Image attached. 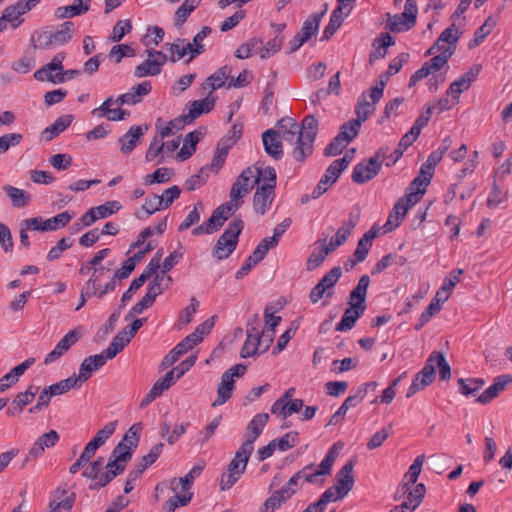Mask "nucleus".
<instances>
[{
  "label": "nucleus",
  "instance_id": "1",
  "mask_svg": "<svg viewBox=\"0 0 512 512\" xmlns=\"http://www.w3.org/2000/svg\"><path fill=\"white\" fill-rule=\"evenodd\" d=\"M318 130V120L313 115H307L301 126L296 120L286 117L278 122V135L292 145H295L292 155L295 160L304 162L313 152V143Z\"/></svg>",
  "mask_w": 512,
  "mask_h": 512
},
{
  "label": "nucleus",
  "instance_id": "2",
  "mask_svg": "<svg viewBox=\"0 0 512 512\" xmlns=\"http://www.w3.org/2000/svg\"><path fill=\"white\" fill-rule=\"evenodd\" d=\"M152 90L150 81H144L133 86L129 92L121 94L117 99L112 96L106 98L104 102L91 111V114L97 118H107L109 121L124 120L129 112L120 108L122 105H136L142 101V98L148 95Z\"/></svg>",
  "mask_w": 512,
  "mask_h": 512
},
{
  "label": "nucleus",
  "instance_id": "3",
  "mask_svg": "<svg viewBox=\"0 0 512 512\" xmlns=\"http://www.w3.org/2000/svg\"><path fill=\"white\" fill-rule=\"evenodd\" d=\"M335 446L333 445L325 455L324 459L315 466L308 464L301 470L296 472L289 481L284 485L288 490L294 491L299 489V482H307L322 486L325 482L324 477L331 475L332 466L336 459Z\"/></svg>",
  "mask_w": 512,
  "mask_h": 512
},
{
  "label": "nucleus",
  "instance_id": "4",
  "mask_svg": "<svg viewBox=\"0 0 512 512\" xmlns=\"http://www.w3.org/2000/svg\"><path fill=\"white\" fill-rule=\"evenodd\" d=\"M243 228L244 222L242 219L239 217L234 218L218 238L212 255L218 260L227 259L235 251Z\"/></svg>",
  "mask_w": 512,
  "mask_h": 512
},
{
  "label": "nucleus",
  "instance_id": "5",
  "mask_svg": "<svg viewBox=\"0 0 512 512\" xmlns=\"http://www.w3.org/2000/svg\"><path fill=\"white\" fill-rule=\"evenodd\" d=\"M249 445L245 447L240 446L236 451L235 456L230 461L227 470L222 474L220 481V489L222 491L229 490L239 480L241 475L245 472L252 450L248 449Z\"/></svg>",
  "mask_w": 512,
  "mask_h": 512
},
{
  "label": "nucleus",
  "instance_id": "6",
  "mask_svg": "<svg viewBox=\"0 0 512 512\" xmlns=\"http://www.w3.org/2000/svg\"><path fill=\"white\" fill-rule=\"evenodd\" d=\"M388 152V147H381L367 161L358 163L353 169L352 180L355 183L363 184L373 179L380 172L382 164H385Z\"/></svg>",
  "mask_w": 512,
  "mask_h": 512
},
{
  "label": "nucleus",
  "instance_id": "7",
  "mask_svg": "<svg viewBox=\"0 0 512 512\" xmlns=\"http://www.w3.org/2000/svg\"><path fill=\"white\" fill-rule=\"evenodd\" d=\"M171 281L172 278L170 276L156 275L154 280L148 285L145 295L130 309L125 320H129L135 314H141L145 309L151 307L155 302L156 297L164 292Z\"/></svg>",
  "mask_w": 512,
  "mask_h": 512
},
{
  "label": "nucleus",
  "instance_id": "8",
  "mask_svg": "<svg viewBox=\"0 0 512 512\" xmlns=\"http://www.w3.org/2000/svg\"><path fill=\"white\" fill-rule=\"evenodd\" d=\"M417 4L415 0H406L404 11L400 14H388L386 28L393 33H401L414 27L417 17Z\"/></svg>",
  "mask_w": 512,
  "mask_h": 512
},
{
  "label": "nucleus",
  "instance_id": "9",
  "mask_svg": "<svg viewBox=\"0 0 512 512\" xmlns=\"http://www.w3.org/2000/svg\"><path fill=\"white\" fill-rule=\"evenodd\" d=\"M72 217V214L64 211L49 219H43L42 217L28 218L22 222V225L32 230L56 231L65 227Z\"/></svg>",
  "mask_w": 512,
  "mask_h": 512
},
{
  "label": "nucleus",
  "instance_id": "10",
  "mask_svg": "<svg viewBox=\"0 0 512 512\" xmlns=\"http://www.w3.org/2000/svg\"><path fill=\"white\" fill-rule=\"evenodd\" d=\"M35 0H18L16 3L7 6L0 17L3 24H10L11 28H18L24 19L22 16L32 10L35 6Z\"/></svg>",
  "mask_w": 512,
  "mask_h": 512
},
{
  "label": "nucleus",
  "instance_id": "11",
  "mask_svg": "<svg viewBox=\"0 0 512 512\" xmlns=\"http://www.w3.org/2000/svg\"><path fill=\"white\" fill-rule=\"evenodd\" d=\"M148 58L136 66L134 75L138 78L156 76L161 73L167 56L162 51L148 50Z\"/></svg>",
  "mask_w": 512,
  "mask_h": 512
},
{
  "label": "nucleus",
  "instance_id": "12",
  "mask_svg": "<svg viewBox=\"0 0 512 512\" xmlns=\"http://www.w3.org/2000/svg\"><path fill=\"white\" fill-rule=\"evenodd\" d=\"M418 202L417 194L414 192L406 193L405 196L400 197L393 207L392 213L389 215L387 222L384 227L391 226L388 230L393 227H398L404 220L408 210Z\"/></svg>",
  "mask_w": 512,
  "mask_h": 512
},
{
  "label": "nucleus",
  "instance_id": "13",
  "mask_svg": "<svg viewBox=\"0 0 512 512\" xmlns=\"http://www.w3.org/2000/svg\"><path fill=\"white\" fill-rule=\"evenodd\" d=\"M177 480H180V478H173L169 481V488L175 495L165 502L163 508L166 512H174L178 507L187 505L193 497L191 487H183L180 484L174 485V481Z\"/></svg>",
  "mask_w": 512,
  "mask_h": 512
},
{
  "label": "nucleus",
  "instance_id": "14",
  "mask_svg": "<svg viewBox=\"0 0 512 512\" xmlns=\"http://www.w3.org/2000/svg\"><path fill=\"white\" fill-rule=\"evenodd\" d=\"M462 35V32L455 24H451L446 28L434 43V48H437L439 53H444L446 50L451 51V56L454 54L457 43Z\"/></svg>",
  "mask_w": 512,
  "mask_h": 512
},
{
  "label": "nucleus",
  "instance_id": "15",
  "mask_svg": "<svg viewBox=\"0 0 512 512\" xmlns=\"http://www.w3.org/2000/svg\"><path fill=\"white\" fill-rule=\"evenodd\" d=\"M435 378V365L426 361L424 367L415 375L411 386L407 391V397H411L418 391L430 385Z\"/></svg>",
  "mask_w": 512,
  "mask_h": 512
},
{
  "label": "nucleus",
  "instance_id": "16",
  "mask_svg": "<svg viewBox=\"0 0 512 512\" xmlns=\"http://www.w3.org/2000/svg\"><path fill=\"white\" fill-rule=\"evenodd\" d=\"M512 384L511 374H502L494 378L493 383L478 396L477 402L487 404L496 398L506 387Z\"/></svg>",
  "mask_w": 512,
  "mask_h": 512
},
{
  "label": "nucleus",
  "instance_id": "17",
  "mask_svg": "<svg viewBox=\"0 0 512 512\" xmlns=\"http://www.w3.org/2000/svg\"><path fill=\"white\" fill-rule=\"evenodd\" d=\"M269 421V415L267 413H259L256 414L251 421L248 423L247 430V439L242 443L241 446H248V449L254 450V442L261 435L264 427Z\"/></svg>",
  "mask_w": 512,
  "mask_h": 512
},
{
  "label": "nucleus",
  "instance_id": "18",
  "mask_svg": "<svg viewBox=\"0 0 512 512\" xmlns=\"http://www.w3.org/2000/svg\"><path fill=\"white\" fill-rule=\"evenodd\" d=\"M353 468V462L348 461L342 466V468L336 474L334 487L339 492L340 496L345 497L353 488Z\"/></svg>",
  "mask_w": 512,
  "mask_h": 512
},
{
  "label": "nucleus",
  "instance_id": "19",
  "mask_svg": "<svg viewBox=\"0 0 512 512\" xmlns=\"http://www.w3.org/2000/svg\"><path fill=\"white\" fill-rule=\"evenodd\" d=\"M262 141L264 150L269 156L275 160H279L283 157L282 143L276 130L267 129L262 134Z\"/></svg>",
  "mask_w": 512,
  "mask_h": 512
},
{
  "label": "nucleus",
  "instance_id": "20",
  "mask_svg": "<svg viewBox=\"0 0 512 512\" xmlns=\"http://www.w3.org/2000/svg\"><path fill=\"white\" fill-rule=\"evenodd\" d=\"M370 284V278L368 275L360 277L357 286L351 291L349 295V305L354 308H361L366 310V296L367 290Z\"/></svg>",
  "mask_w": 512,
  "mask_h": 512
},
{
  "label": "nucleus",
  "instance_id": "21",
  "mask_svg": "<svg viewBox=\"0 0 512 512\" xmlns=\"http://www.w3.org/2000/svg\"><path fill=\"white\" fill-rule=\"evenodd\" d=\"M275 191L271 187H257L253 197V208L257 214L263 215L271 207Z\"/></svg>",
  "mask_w": 512,
  "mask_h": 512
},
{
  "label": "nucleus",
  "instance_id": "22",
  "mask_svg": "<svg viewBox=\"0 0 512 512\" xmlns=\"http://www.w3.org/2000/svg\"><path fill=\"white\" fill-rule=\"evenodd\" d=\"M59 440V434L55 430H50L41 435L29 450V458L37 459L41 456L46 448L53 447Z\"/></svg>",
  "mask_w": 512,
  "mask_h": 512
},
{
  "label": "nucleus",
  "instance_id": "23",
  "mask_svg": "<svg viewBox=\"0 0 512 512\" xmlns=\"http://www.w3.org/2000/svg\"><path fill=\"white\" fill-rule=\"evenodd\" d=\"M39 392V387L30 385L25 392L18 393L11 405L9 406L7 413L10 415H16L22 412L23 408L30 404Z\"/></svg>",
  "mask_w": 512,
  "mask_h": 512
},
{
  "label": "nucleus",
  "instance_id": "24",
  "mask_svg": "<svg viewBox=\"0 0 512 512\" xmlns=\"http://www.w3.org/2000/svg\"><path fill=\"white\" fill-rule=\"evenodd\" d=\"M216 103V97L208 93V95L201 100H194L189 104V112L185 114L189 122H193L203 113L210 112Z\"/></svg>",
  "mask_w": 512,
  "mask_h": 512
},
{
  "label": "nucleus",
  "instance_id": "25",
  "mask_svg": "<svg viewBox=\"0 0 512 512\" xmlns=\"http://www.w3.org/2000/svg\"><path fill=\"white\" fill-rule=\"evenodd\" d=\"M108 359L104 355V353L96 354L89 356L83 360L79 369V376L83 381H87L92 372L99 370L103 367Z\"/></svg>",
  "mask_w": 512,
  "mask_h": 512
},
{
  "label": "nucleus",
  "instance_id": "26",
  "mask_svg": "<svg viewBox=\"0 0 512 512\" xmlns=\"http://www.w3.org/2000/svg\"><path fill=\"white\" fill-rule=\"evenodd\" d=\"M230 73L231 67L227 65L219 68L206 79L201 85V89L203 91L209 90V93L212 94L214 90L220 89L225 85Z\"/></svg>",
  "mask_w": 512,
  "mask_h": 512
},
{
  "label": "nucleus",
  "instance_id": "27",
  "mask_svg": "<svg viewBox=\"0 0 512 512\" xmlns=\"http://www.w3.org/2000/svg\"><path fill=\"white\" fill-rule=\"evenodd\" d=\"M378 231L379 230L373 226L367 232H365L361 239L358 241L357 247L353 253L356 261L363 262L366 259L369 250L371 249L372 242L378 235Z\"/></svg>",
  "mask_w": 512,
  "mask_h": 512
},
{
  "label": "nucleus",
  "instance_id": "28",
  "mask_svg": "<svg viewBox=\"0 0 512 512\" xmlns=\"http://www.w3.org/2000/svg\"><path fill=\"white\" fill-rule=\"evenodd\" d=\"M124 467L118 464H113V461L109 459L106 465V471L100 473L98 478L90 484V489H99L106 486L109 482H111L116 476L120 475L124 471Z\"/></svg>",
  "mask_w": 512,
  "mask_h": 512
},
{
  "label": "nucleus",
  "instance_id": "29",
  "mask_svg": "<svg viewBox=\"0 0 512 512\" xmlns=\"http://www.w3.org/2000/svg\"><path fill=\"white\" fill-rule=\"evenodd\" d=\"M211 32L212 29L209 26H204L194 36L193 41L191 43H187L185 41V47L189 52L190 60L205 52V46L203 44V41L206 37H208L211 34Z\"/></svg>",
  "mask_w": 512,
  "mask_h": 512
},
{
  "label": "nucleus",
  "instance_id": "30",
  "mask_svg": "<svg viewBox=\"0 0 512 512\" xmlns=\"http://www.w3.org/2000/svg\"><path fill=\"white\" fill-rule=\"evenodd\" d=\"M141 136H143V129L141 126L130 127V129L119 138L121 152L124 154L131 153L136 147Z\"/></svg>",
  "mask_w": 512,
  "mask_h": 512
},
{
  "label": "nucleus",
  "instance_id": "31",
  "mask_svg": "<svg viewBox=\"0 0 512 512\" xmlns=\"http://www.w3.org/2000/svg\"><path fill=\"white\" fill-rule=\"evenodd\" d=\"M364 312L365 310L361 308L350 306L344 311L341 320L336 324L335 330L341 332L351 330Z\"/></svg>",
  "mask_w": 512,
  "mask_h": 512
},
{
  "label": "nucleus",
  "instance_id": "32",
  "mask_svg": "<svg viewBox=\"0 0 512 512\" xmlns=\"http://www.w3.org/2000/svg\"><path fill=\"white\" fill-rule=\"evenodd\" d=\"M201 133L198 131L189 132L185 138L183 146L177 154V158L180 161H185L189 159L193 153L196 151V146L200 141Z\"/></svg>",
  "mask_w": 512,
  "mask_h": 512
},
{
  "label": "nucleus",
  "instance_id": "33",
  "mask_svg": "<svg viewBox=\"0 0 512 512\" xmlns=\"http://www.w3.org/2000/svg\"><path fill=\"white\" fill-rule=\"evenodd\" d=\"M193 349L188 343V339H183L181 342H179L170 352L167 354L162 362H161V368L166 369L170 366H172L175 362L179 360V358L187 353L189 350Z\"/></svg>",
  "mask_w": 512,
  "mask_h": 512
},
{
  "label": "nucleus",
  "instance_id": "34",
  "mask_svg": "<svg viewBox=\"0 0 512 512\" xmlns=\"http://www.w3.org/2000/svg\"><path fill=\"white\" fill-rule=\"evenodd\" d=\"M352 157L348 154L344 155V157L340 159H336L332 162V164L327 168L323 177H327L326 179L331 183H335L336 180L341 175L342 171H344L349 163L351 162Z\"/></svg>",
  "mask_w": 512,
  "mask_h": 512
},
{
  "label": "nucleus",
  "instance_id": "35",
  "mask_svg": "<svg viewBox=\"0 0 512 512\" xmlns=\"http://www.w3.org/2000/svg\"><path fill=\"white\" fill-rule=\"evenodd\" d=\"M3 189L7 193L14 207L23 208L27 206L31 200L30 194L23 189H19L11 185H5Z\"/></svg>",
  "mask_w": 512,
  "mask_h": 512
},
{
  "label": "nucleus",
  "instance_id": "36",
  "mask_svg": "<svg viewBox=\"0 0 512 512\" xmlns=\"http://www.w3.org/2000/svg\"><path fill=\"white\" fill-rule=\"evenodd\" d=\"M161 121V118H159L156 123L158 134L161 137V139H164L165 137L174 134L175 131L182 130L187 123H190L186 115H181L169 121L165 126L159 127V123Z\"/></svg>",
  "mask_w": 512,
  "mask_h": 512
},
{
  "label": "nucleus",
  "instance_id": "37",
  "mask_svg": "<svg viewBox=\"0 0 512 512\" xmlns=\"http://www.w3.org/2000/svg\"><path fill=\"white\" fill-rule=\"evenodd\" d=\"M131 339L127 337L126 331H120L113 338L109 346L103 351L107 359L114 358L120 353L129 343Z\"/></svg>",
  "mask_w": 512,
  "mask_h": 512
},
{
  "label": "nucleus",
  "instance_id": "38",
  "mask_svg": "<svg viewBox=\"0 0 512 512\" xmlns=\"http://www.w3.org/2000/svg\"><path fill=\"white\" fill-rule=\"evenodd\" d=\"M214 319L215 316L208 318L197 326L194 332L185 337V339H188V343H190L192 348L199 344L204 339L205 335H208L211 332L214 326Z\"/></svg>",
  "mask_w": 512,
  "mask_h": 512
},
{
  "label": "nucleus",
  "instance_id": "39",
  "mask_svg": "<svg viewBox=\"0 0 512 512\" xmlns=\"http://www.w3.org/2000/svg\"><path fill=\"white\" fill-rule=\"evenodd\" d=\"M72 121L73 117L71 115L58 117L52 125L43 131V136L47 141L52 140L54 137L63 132L67 127H69Z\"/></svg>",
  "mask_w": 512,
  "mask_h": 512
},
{
  "label": "nucleus",
  "instance_id": "40",
  "mask_svg": "<svg viewBox=\"0 0 512 512\" xmlns=\"http://www.w3.org/2000/svg\"><path fill=\"white\" fill-rule=\"evenodd\" d=\"M201 0H185L176 10L174 17V24L176 27H181L190 14L200 5Z\"/></svg>",
  "mask_w": 512,
  "mask_h": 512
},
{
  "label": "nucleus",
  "instance_id": "41",
  "mask_svg": "<svg viewBox=\"0 0 512 512\" xmlns=\"http://www.w3.org/2000/svg\"><path fill=\"white\" fill-rule=\"evenodd\" d=\"M368 97L369 93L363 92L355 108L358 117L356 120H360V124L366 121L368 117L375 111V104L377 102H373L372 99L371 102H369Z\"/></svg>",
  "mask_w": 512,
  "mask_h": 512
},
{
  "label": "nucleus",
  "instance_id": "42",
  "mask_svg": "<svg viewBox=\"0 0 512 512\" xmlns=\"http://www.w3.org/2000/svg\"><path fill=\"white\" fill-rule=\"evenodd\" d=\"M257 175L255 176L254 183L258 184V187H271V190L275 191L276 186V171L273 167H266L264 169H256Z\"/></svg>",
  "mask_w": 512,
  "mask_h": 512
},
{
  "label": "nucleus",
  "instance_id": "43",
  "mask_svg": "<svg viewBox=\"0 0 512 512\" xmlns=\"http://www.w3.org/2000/svg\"><path fill=\"white\" fill-rule=\"evenodd\" d=\"M394 44L393 38L386 34L382 38H377L373 42L374 51L369 55L370 63H373L375 60L385 57L387 54V48Z\"/></svg>",
  "mask_w": 512,
  "mask_h": 512
},
{
  "label": "nucleus",
  "instance_id": "44",
  "mask_svg": "<svg viewBox=\"0 0 512 512\" xmlns=\"http://www.w3.org/2000/svg\"><path fill=\"white\" fill-rule=\"evenodd\" d=\"M428 362L434 364L439 368V376L441 380H449L451 377V368L441 352L433 351L429 357Z\"/></svg>",
  "mask_w": 512,
  "mask_h": 512
},
{
  "label": "nucleus",
  "instance_id": "45",
  "mask_svg": "<svg viewBox=\"0 0 512 512\" xmlns=\"http://www.w3.org/2000/svg\"><path fill=\"white\" fill-rule=\"evenodd\" d=\"M132 450L131 446L120 441L113 449L110 460L113 461V464L122 465L125 468L126 463L132 457Z\"/></svg>",
  "mask_w": 512,
  "mask_h": 512
},
{
  "label": "nucleus",
  "instance_id": "46",
  "mask_svg": "<svg viewBox=\"0 0 512 512\" xmlns=\"http://www.w3.org/2000/svg\"><path fill=\"white\" fill-rule=\"evenodd\" d=\"M74 24L71 21L64 22L60 29L52 31V41L54 46L68 43L72 38Z\"/></svg>",
  "mask_w": 512,
  "mask_h": 512
},
{
  "label": "nucleus",
  "instance_id": "47",
  "mask_svg": "<svg viewBox=\"0 0 512 512\" xmlns=\"http://www.w3.org/2000/svg\"><path fill=\"white\" fill-rule=\"evenodd\" d=\"M485 384L482 378L458 379L459 390L465 396H472L479 391Z\"/></svg>",
  "mask_w": 512,
  "mask_h": 512
},
{
  "label": "nucleus",
  "instance_id": "48",
  "mask_svg": "<svg viewBox=\"0 0 512 512\" xmlns=\"http://www.w3.org/2000/svg\"><path fill=\"white\" fill-rule=\"evenodd\" d=\"M231 148V144H226V142H219L215 151V154L212 158L210 169L217 173L225 163L228 152Z\"/></svg>",
  "mask_w": 512,
  "mask_h": 512
},
{
  "label": "nucleus",
  "instance_id": "49",
  "mask_svg": "<svg viewBox=\"0 0 512 512\" xmlns=\"http://www.w3.org/2000/svg\"><path fill=\"white\" fill-rule=\"evenodd\" d=\"M322 14H312L303 23L300 30L301 37L308 41L318 30Z\"/></svg>",
  "mask_w": 512,
  "mask_h": 512
},
{
  "label": "nucleus",
  "instance_id": "50",
  "mask_svg": "<svg viewBox=\"0 0 512 512\" xmlns=\"http://www.w3.org/2000/svg\"><path fill=\"white\" fill-rule=\"evenodd\" d=\"M164 152V142H163V139H161L160 136H154V138L152 139L147 151H146V154H145V159L147 162H151L153 160H155L157 157L161 156L160 159L158 160V163H162L163 162V154Z\"/></svg>",
  "mask_w": 512,
  "mask_h": 512
},
{
  "label": "nucleus",
  "instance_id": "51",
  "mask_svg": "<svg viewBox=\"0 0 512 512\" xmlns=\"http://www.w3.org/2000/svg\"><path fill=\"white\" fill-rule=\"evenodd\" d=\"M360 127H361L360 120L352 119V120L344 123L340 127V131L338 132L337 135L341 139H343L344 141L349 143L358 135Z\"/></svg>",
  "mask_w": 512,
  "mask_h": 512
},
{
  "label": "nucleus",
  "instance_id": "52",
  "mask_svg": "<svg viewBox=\"0 0 512 512\" xmlns=\"http://www.w3.org/2000/svg\"><path fill=\"white\" fill-rule=\"evenodd\" d=\"M163 209H165V208L159 198V195L152 194L145 199V202L142 205V210L145 212V217L141 216L140 214H136V217H138L140 219L148 218L155 212L163 210Z\"/></svg>",
  "mask_w": 512,
  "mask_h": 512
},
{
  "label": "nucleus",
  "instance_id": "53",
  "mask_svg": "<svg viewBox=\"0 0 512 512\" xmlns=\"http://www.w3.org/2000/svg\"><path fill=\"white\" fill-rule=\"evenodd\" d=\"M31 43L34 48L48 49L54 47L52 41V31H36L31 37Z\"/></svg>",
  "mask_w": 512,
  "mask_h": 512
},
{
  "label": "nucleus",
  "instance_id": "54",
  "mask_svg": "<svg viewBox=\"0 0 512 512\" xmlns=\"http://www.w3.org/2000/svg\"><path fill=\"white\" fill-rule=\"evenodd\" d=\"M172 175L173 172L169 168H158L152 174H148L144 177V184L166 183L171 179Z\"/></svg>",
  "mask_w": 512,
  "mask_h": 512
},
{
  "label": "nucleus",
  "instance_id": "55",
  "mask_svg": "<svg viewBox=\"0 0 512 512\" xmlns=\"http://www.w3.org/2000/svg\"><path fill=\"white\" fill-rule=\"evenodd\" d=\"M342 275L341 267L337 266L327 272L319 282L328 290L327 297L332 296L331 289L336 285Z\"/></svg>",
  "mask_w": 512,
  "mask_h": 512
},
{
  "label": "nucleus",
  "instance_id": "56",
  "mask_svg": "<svg viewBox=\"0 0 512 512\" xmlns=\"http://www.w3.org/2000/svg\"><path fill=\"white\" fill-rule=\"evenodd\" d=\"M276 448L280 451H287L299 443V434L296 431H290L284 436L274 439Z\"/></svg>",
  "mask_w": 512,
  "mask_h": 512
},
{
  "label": "nucleus",
  "instance_id": "57",
  "mask_svg": "<svg viewBox=\"0 0 512 512\" xmlns=\"http://www.w3.org/2000/svg\"><path fill=\"white\" fill-rule=\"evenodd\" d=\"M121 204L118 201H108L102 205L92 207L98 220L109 217L112 214L117 213L121 209Z\"/></svg>",
  "mask_w": 512,
  "mask_h": 512
},
{
  "label": "nucleus",
  "instance_id": "58",
  "mask_svg": "<svg viewBox=\"0 0 512 512\" xmlns=\"http://www.w3.org/2000/svg\"><path fill=\"white\" fill-rule=\"evenodd\" d=\"M88 11V7L82 6V5H68V6H62L58 7L56 9V16L59 19H65V18H71L74 16L85 14Z\"/></svg>",
  "mask_w": 512,
  "mask_h": 512
},
{
  "label": "nucleus",
  "instance_id": "59",
  "mask_svg": "<svg viewBox=\"0 0 512 512\" xmlns=\"http://www.w3.org/2000/svg\"><path fill=\"white\" fill-rule=\"evenodd\" d=\"M283 45V37L279 35H275L274 38L270 39L266 45L261 48L259 51V56L262 59L269 58L273 56L276 52H278Z\"/></svg>",
  "mask_w": 512,
  "mask_h": 512
},
{
  "label": "nucleus",
  "instance_id": "60",
  "mask_svg": "<svg viewBox=\"0 0 512 512\" xmlns=\"http://www.w3.org/2000/svg\"><path fill=\"white\" fill-rule=\"evenodd\" d=\"M328 255L329 254L327 253V251L321 245L315 248L307 259V270L312 271L316 269L319 265H321L324 262Z\"/></svg>",
  "mask_w": 512,
  "mask_h": 512
},
{
  "label": "nucleus",
  "instance_id": "61",
  "mask_svg": "<svg viewBox=\"0 0 512 512\" xmlns=\"http://www.w3.org/2000/svg\"><path fill=\"white\" fill-rule=\"evenodd\" d=\"M497 20L495 17L489 16L486 21L474 33V42L476 45L481 43L494 29Z\"/></svg>",
  "mask_w": 512,
  "mask_h": 512
},
{
  "label": "nucleus",
  "instance_id": "62",
  "mask_svg": "<svg viewBox=\"0 0 512 512\" xmlns=\"http://www.w3.org/2000/svg\"><path fill=\"white\" fill-rule=\"evenodd\" d=\"M358 221V216L350 214L348 220L344 221L342 226L337 230L335 236L344 244L348 237L352 234Z\"/></svg>",
  "mask_w": 512,
  "mask_h": 512
},
{
  "label": "nucleus",
  "instance_id": "63",
  "mask_svg": "<svg viewBox=\"0 0 512 512\" xmlns=\"http://www.w3.org/2000/svg\"><path fill=\"white\" fill-rule=\"evenodd\" d=\"M178 379L175 376V371H168L163 378L157 380L152 389L157 392L159 396L166 390H168Z\"/></svg>",
  "mask_w": 512,
  "mask_h": 512
},
{
  "label": "nucleus",
  "instance_id": "64",
  "mask_svg": "<svg viewBox=\"0 0 512 512\" xmlns=\"http://www.w3.org/2000/svg\"><path fill=\"white\" fill-rule=\"evenodd\" d=\"M426 488L423 483L416 484L405 496V501L418 508L425 496Z\"/></svg>",
  "mask_w": 512,
  "mask_h": 512
}]
</instances>
